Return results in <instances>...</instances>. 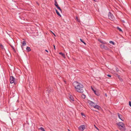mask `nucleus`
Returning <instances> with one entry per match:
<instances>
[{
  "label": "nucleus",
  "mask_w": 131,
  "mask_h": 131,
  "mask_svg": "<svg viewBox=\"0 0 131 131\" xmlns=\"http://www.w3.org/2000/svg\"><path fill=\"white\" fill-rule=\"evenodd\" d=\"M73 85L75 88L76 91L78 92L82 93L83 92L82 89L83 85L77 82H75L73 83Z\"/></svg>",
  "instance_id": "f257e3e1"
},
{
  "label": "nucleus",
  "mask_w": 131,
  "mask_h": 131,
  "mask_svg": "<svg viewBox=\"0 0 131 131\" xmlns=\"http://www.w3.org/2000/svg\"><path fill=\"white\" fill-rule=\"evenodd\" d=\"M118 127L122 131H125V126L124 123H117Z\"/></svg>",
  "instance_id": "f03ea898"
},
{
  "label": "nucleus",
  "mask_w": 131,
  "mask_h": 131,
  "mask_svg": "<svg viewBox=\"0 0 131 131\" xmlns=\"http://www.w3.org/2000/svg\"><path fill=\"white\" fill-rule=\"evenodd\" d=\"M15 78L13 76H11L10 78V83H14V84H15Z\"/></svg>",
  "instance_id": "7ed1b4c3"
},
{
  "label": "nucleus",
  "mask_w": 131,
  "mask_h": 131,
  "mask_svg": "<svg viewBox=\"0 0 131 131\" xmlns=\"http://www.w3.org/2000/svg\"><path fill=\"white\" fill-rule=\"evenodd\" d=\"M79 128L80 131H83L85 128V126L84 125H81L79 127Z\"/></svg>",
  "instance_id": "20e7f679"
},
{
  "label": "nucleus",
  "mask_w": 131,
  "mask_h": 131,
  "mask_svg": "<svg viewBox=\"0 0 131 131\" xmlns=\"http://www.w3.org/2000/svg\"><path fill=\"white\" fill-rule=\"evenodd\" d=\"M53 89L50 87H48V88H46V91L47 93H49L50 92L52 91Z\"/></svg>",
  "instance_id": "39448f33"
},
{
  "label": "nucleus",
  "mask_w": 131,
  "mask_h": 131,
  "mask_svg": "<svg viewBox=\"0 0 131 131\" xmlns=\"http://www.w3.org/2000/svg\"><path fill=\"white\" fill-rule=\"evenodd\" d=\"M108 16L109 19L111 20H112L113 19V15L111 14L110 12H109L108 14Z\"/></svg>",
  "instance_id": "423d86ee"
},
{
  "label": "nucleus",
  "mask_w": 131,
  "mask_h": 131,
  "mask_svg": "<svg viewBox=\"0 0 131 131\" xmlns=\"http://www.w3.org/2000/svg\"><path fill=\"white\" fill-rule=\"evenodd\" d=\"M88 103H89L90 105L94 107L95 105V103L91 101H89Z\"/></svg>",
  "instance_id": "0eeeda50"
},
{
  "label": "nucleus",
  "mask_w": 131,
  "mask_h": 131,
  "mask_svg": "<svg viewBox=\"0 0 131 131\" xmlns=\"http://www.w3.org/2000/svg\"><path fill=\"white\" fill-rule=\"evenodd\" d=\"M69 98L70 99V101L72 102L74 101V99L73 96L71 95H70L69 96Z\"/></svg>",
  "instance_id": "6e6552de"
},
{
  "label": "nucleus",
  "mask_w": 131,
  "mask_h": 131,
  "mask_svg": "<svg viewBox=\"0 0 131 131\" xmlns=\"http://www.w3.org/2000/svg\"><path fill=\"white\" fill-rule=\"evenodd\" d=\"M94 108L97 109L99 110H100L101 109V107L98 105H96L94 106Z\"/></svg>",
  "instance_id": "1a4fd4ad"
},
{
  "label": "nucleus",
  "mask_w": 131,
  "mask_h": 131,
  "mask_svg": "<svg viewBox=\"0 0 131 131\" xmlns=\"http://www.w3.org/2000/svg\"><path fill=\"white\" fill-rule=\"evenodd\" d=\"M56 11L57 14L59 16L61 17V15L59 13V12L58 10L56 9Z\"/></svg>",
  "instance_id": "9d476101"
},
{
  "label": "nucleus",
  "mask_w": 131,
  "mask_h": 131,
  "mask_svg": "<svg viewBox=\"0 0 131 131\" xmlns=\"http://www.w3.org/2000/svg\"><path fill=\"white\" fill-rule=\"evenodd\" d=\"M118 116L119 118L121 119L122 121H123V119H122L121 118H122V115H121L120 114H119L118 113Z\"/></svg>",
  "instance_id": "9b49d317"
},
{
  "label": "nucleus",
  "mask_w": 131,
  "mask_h": 131,
  "mask_svg": "<svg viewBox=\"0 0 131 131\" xmlns=\"http://www.w3.org/2000/svg\"><path fill=\"white\" fill-rule=\"evenodd\" d=\"M22 44V46H25L26 45V42L25 41H23Z\"/></svg>",
  "instance_id": "f8f14e48"
},
{
  "label": "nucleus",
  "mask_w": 131,
  "mask_h": 131,
  "mask_svg": "<svg viewBox=\"0 0 131 131\" xmlns=\"http://www.w3.org/2000/svg\"><path fill=\"white\" fill-rule=\"evenodd\" d=\"M59 54H61L62 56L63 57L65 58V56L64 54V53L61 52H60L59 53Z\"/></svg>",
  "instance_id": "ddd939ff"
},
{
  "label": "nucleus",
  "mask_w": 131,
  "mask_h": 131,
  "mask_svg": "<svg viewBox=\"0 0 131 131\" xmlns=\"http://www.w3.org/2000/svg\"><path fill=\"white\" fill-rule=\"evenodd\" d=\"M26 50L28 52H29L31 50V49L30 48L28 47H27L26 48Z\"/></svg>",
  "instance_id": "4468645a"
},
{
  "label": "nucleus",
  "mask_w": 131,
  "mask_h": 131,
  "mask_svg": "<svg viewBox=\"0 0 131 131\" xmlns=\"http://www.w3.org/2000/svg\"><path fill=\"white\" fill-rule=\"evenodd\" d=\"M39 129V130H41L42 131H45L44 129L42 127H40Z\"/></svg>",
  "instance_id": "2eb2a0df"
},
{
  "label": "nucleus",
  "mask_w": 131,
  "mask_h": 131,
  "mask_svg": "<svg viewBox=\"0 0 131 131\" xmlns=\"http://www.w3.org/2000/svg\"><path fill=\"white\" fill-rule=\"evenodd\" d=\"M54 2H55L54 5H55V6H56V7L57 6H58V5L57 3V2H56V0H55Z\"/></svg>",
  "instance_id": "dca6fc26"
},
{
  "label": "nucleus",
  "mask_w": 131,
  "mask_h": 131,
  "mask_svg": "<svg viewBox=\"0 0 131 131\" xmlns=\"http://www.w3.org/2000/svg\"><path fill=\"white\" fill-rule=\"evenodd\" d=\"M101 47L102 48H104L105 49V46L103 44L101 45H100Z\"/></svg>",
  "instance_id": "f3484780"
},
{
  "label": "nucleus",
  "mask_w": 131,
  "mask_h": 131,
  "mask_svg": "<svg viewBox=\"0 0 131 131\" xmlns=\"http://www.w3.org/2000/svg\"><path fill=\"white\" fill-rule=\"evenodd\" d=\"M118 78L121 81H122V78L120 77V76L118 75L117 76Z\"/></svg>",
  "instance_id": "a211bd4d"
},
{
  "label": "nucleus",
  "mask_w": 131,
  "mask_h": 131,
  "mask_svg": "<svg viewBox=\"0 0 131 131\" xmlns=\"http://www.w3.org/2000/svg\"><path fill=\"white\" fill-rule=\"evenodd\" d=\"M117 28L120 31L122 32V31L121 29L119 28V27H117Z\"/></svg>",
  "instance_id": "6ab92c4d"
},
{
  "label": "nucleus",
  "mask_w": 131,
  "mask_h": 131,
  "mask_svg": "<svg viewBox=\"0 0 131 131\" xmlns=\"http://www.w3.org/2000/svg\"><path fill=\"white\" fill-rule=\"evenodd\" d=\"M94 93L96 95L98 96L99 95V93L96 92L95 91H94Z\"/></svg>",
  "instance_id": "aec40b11"
},
{
  "label": "nucleus",
  "mask_w": 131,
  "mask_h": 131,
  "mask_svg": "<svg viewBox=\"0 0 131 131\" xmlns=\"http://www.w3.org/2000/svg\"><path fill=\"white\" fill-rule=\"evenodd\" d=\"M81 115H82V117L83 118H84L85 117V116L84 115V113H81Z\"/></svg>",
  "instance_id": "412c9836"
},
{
  "label": "nucleus",
  "mask_w": 131,
  "mask_h": 131,
  "mask_svg": "<svg viewBox=\"0 0 131 131\" xmlns=\"http://www.w3.org/2000/svg\"><path fill=\"white\" fill-rule=\"evenodd\" d=\"M56 7H57V9H58L61 12H62V10L58 6H57Z\"/></svg>",
  "instance_id": "4be33fe9"
},
{
  "label": "nucleus",
  "mask_w": 131,
  "mask_h": 131,
  "mask_svg": "<svg viewBox=\"0 0 131 131\" xmlns=\"http://www.w3.org/2000/svg\"><path fill=\"white\" fill-rule=\"evenodd\" d=\"M80 41L82 43H84V44L86 45L85 43L83 41L82 39H80Z\"/></svg>",
  "instance_id": "5701e85b"
},
{
  "label": "nucleus",
  "mask_w": 131,
  "mask_h": 131,
  "mask_svg": "<svg viewBox=\"0 0 131 131\" xmlns=\"http://www.w3.org/2000/svg\"><path fill=\"white\" fill-rule=\"evenodd\" d=\"M110 43L112 44L113 45H114L115 44L114 42L112 41H110Z\"/></svg>",
  "instance_id": "b1692460"
},
{
  "label": "nucleus",
  "mask_w": 131,
  "mask_h": 131,
  "mask_svg": "<svg viewBox=\"0 0 131 131\" xmlns=\"http://www.w3.org/2000/svg\"><path fill=\"white\" fill-rule=\"evenodd\" d=\"M1 47L2 49H4L3 46L2 44L1 45Z\"/></svg>",
  "instance_id": "393cba45"
},
{
  "label": "nucleus",
  "mask_w": 131,
  "mask_h": 131,
  "mask_svg": "<svg viewBox=\"0 0 131 131\" xmlns=\"http://www.w3.org/2000/svg\"><path fill=\"white\" fill-rule=\"evenodd\" d=\"M76 20L78 21L79 22V20L78 19V17L77 16H76Z\"/></svg>",
  "instance_id": "a878e982"
},
{
  "label": "nucleus",
  "mask_w": 131,
  "mask_h": 131,
  "mask_svg": "<svg viewBox=\"0 0 131 131\" xmlns=\"http://www.w3.org/2000/svg\"><path fill=\"white\" fill-rule=\"evenodd\" d=\"M116 71L117 72L118 71H119V69L117 67H116Z\"/></svg>",
  "instance_id": "bb28decb"
},
{
  "label": "nucleus",
  "mask_w": 131,
  "mask_h": 131,
  "mask_svg": "<svg viewBox=\"0 0 131 131\" xmlns=\"http://www.w3.org/2000/svg\"><path fill=\"white\" fill-rule=\"evenodd\" d=\"M129 105L131 107V102L129 101Z\"/></svg>",
  "instance_id": "cd10ccee"
},
{
  "label": "nucleus",
  "mask_w": 131,
  "mask_h": 131,
  "mask_svg": "<svg viewBox=\"0 0 131 131\" xmlns=\"http://www.w3.org/2000/svg\"><path fill=\"white\" fill-rule=\"evenodd\" d=\"M82 97L83 98H85V95H83Z\"/></svg>",
  "instance_id": "c85d7f7f"
},
{
  "label": "nucleus",
  "mask_w": 131,
  "mask_h": 131,
  "mask_svg": "<svg viewBox=\"0 0 131 131\" xmlns=\"http://www.w3.org/2000/svg\"><path fill=\"white\" fill-rule=\"evenodd\" d=\"M107 76L108 77H111V75H110V74H108L107 75Z\"/></svg>",
  "instance_id": "c756f323"
},
{
  "label": "nucleus",
  "mask_w": 131,
  "mask_h": 131,
  "mask_svg": "<svg viewBox=\"0 0 131 131\" xmlns=\"http://www.w3.org/2000/svg\"><path fill=\"white\" fill-rule=\"evenodd\" d=\"M94 126H95V128H96L98 130V128H97V127H96V126H95V125H94Z\"/></svg>",
  "instance_id": "7c9ffc66"
},
{
  "label": "nucleus",
  "mask_w": 131,
  "mask_h": 131,
  "mask_svg": "<svg viewBox=\"0 0 131 131\" xmlns=\"http://www.w3.org/2000/svg\"><path fill=\"white\" fill-rule=\"evenodd\" d=\"M92 89L93 91L94 92V91H95V90H94L93 89L92 87Z\"/></svg>",
  "instance_id": "2f4dec72"
},
{
  "label": "nucleus",
  "mask_w": 131,
  "mask_h": 131,
  "mask_svg": "<svg viewBox=\"0 0 131 131\" xmlns=\"http://www.w3.org/2000/svg\"><path fill=\"white\" fill-rule=\"evenodd\" d=\"M53 47H54V49L55 50V49H55V46L54 45H53Z\"/></svg>",
  "instance_id": "473e14b6"
},
{
  "label": "nucleus",
  "mask_w": 131,
  "mask_h": 131,
  "mask_svg": "<svg viewBox=\"0 0 131 131\" xmlns=\"http://www.w3.org/2000/svg\"><path fill=\"white\" fill-rule=\"evenodd\" d=\"M45 50L47 52H48V51L47 50Z\"/></svg>",
  "instance_id": "72a5a7b5"
},
{
  "label": "nucleus",
  "mask_w": 131,
  "mask_h": 131,
  "mask_svg": "<svg viewBox=\"0 0 131 131\" xmlns=\"http://www.w3.org/2000/svg\"><path fill=\"white\" fill-rule=\"evenodd\" d=\"M105 96H106V97H107V94H105Z\"/></svg>",
  "instance_id": "f704fd0d"
},
{
  "label": "nucleus",
  "mask_w": 131,
  "mask_h": 131,
  "mask_svg": "<svg viewBox=\"0 0 131 131\" xmlns=\"http://www.w3.org/2000/svg\"><path fill=\"white\" fill-rule=\"evenodd\" d=\"M100 42H101L102 43H103V42L102 41H100Z\"/></svg>",
  "instance_id": "c9c22d12"
},
{
  "label": "nucleus",
  "mask_w": 131,
  "mask_h": 131,
  "mask_svg": "<svg viewBox=\"0 0 131 131\" xmlns=\"http://www.w3.org/2000/svg\"><path fill=\"white\" fill-rule=\"evenodd\" d=\"M53 35H54L55 36H56V35H55V34H54V33H53Z\"/></svg>",
  "instance_id": "e433bc0d"
},
{
  "label": "nucleus",
  "mask_w": 131,
  "mask_h": 131,
  "mask_svg": "<svg viewBox=\"0 0 131 131\" xmlns=\"http://www.w3.org/2000/svg\"><path fill=\"white\" fill-rule=\"evenodd\" d=\"M68 131H70V130H69V129H68Z\"/></svg>",
  "instance_id": "4c0bfd02"
},
{
  "label": "nucleus",
  "mask_w": 131,
  "mask_h": 131,
  "mask_svg": "<svg viewBox=\"0 0 131 131\" xmlns=\"http://www.w3.org/2000/svg\"><path fill=\"white\" fill-rule=\"evenodd\" d=\"M64 82L65 83H66V81H64Z\"/></svg>",
  "instance_id": "58836bf2"
},
{
  "label": "nucleus",
  "mask_w": 131,
  "mask_h": 131,
  "mask_svg": "<svg viewBox=\"0 0 131 131\" xmlns=\"http://www.w3.org/2000/svg\"><path fill=\"white\" fill-rule=\"evenodd\" d=\"M122 21H123V22H124V20H122Z\"/></svg>",
  "instance_id": "ea45409f"
},
{
  "label": "nucleus",
  "mask_w": 131,
  "mask_h": 131,
  "mask_svg": "<svg viewBox=\"0 0 131 131\" xmlns=\"http://www.w3.org/2000/svg\"><path fill=\"white\" fill-rule=\"evenodd\" d=\"M130 63L131 64V61H130Z\"/></svg>",
  "instance_id": "a19ab883"
},
{
  "label": "nucleus",
  "mask_w": 131,
  "mask_h": 131,
  "mask_svg": "<svg viewBox=\"0 0 131 131\" xmlns=\"http://www.w3.org/2000/svg\"><path fill=\"white\" fill-rule=\"evenodd\" d=\"M130 99H131V97L130 98Z\"/></svg>",
  "instance_id": "79ce46f5"
},
{
  "label": "nucleus",
  "mask_w": 131,
  "mask_h": 131,
  "mask_svg": "<svg viewBox=\"0 0 131 131\" xmlns=\"http://www.w3.org/2000/svg\"><path fill=\"white\" fill-rule=\"evenodd\" d=\"M129 131H131V130H130Z\"/></svg>",
  "instance_id": "37998d69"
},
{
  "label": "nucleus",
  "mask_w": 131,
  "mask_h": 131,
  "mask_svg": "<svg viewBox=\"0 0 131 131\" xmlns=\"http://www.w3.org/2000/svg\"><path fill=\"white\" fill-rule=\"evenodd\" d=\"M117 131H118V130H117Z\"/></svg>",
  "instance_id": "c03bdc74"
},
{
  "label": "nucleus",
  "mask_w": 131,
  "mask_h": 131,
  "mask_svg": "<svg viewBox=\"0 0 131 131\" xmlns=\"http://www.w3.org/2000/svg\"><path fill=\"white\" fill-rule=\"evenodd\" d=\"M94 0V1H95V0Z\"/></svg>",
  "instance_id": "a18cd8bd"
}]
</instances>
